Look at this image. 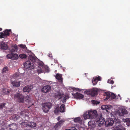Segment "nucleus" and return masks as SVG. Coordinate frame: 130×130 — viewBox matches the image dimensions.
I'll return each instance as SVG.
<instances>
[{
  "instance_id": "f257e3e1",
  "label": "nucleus",
  "mask_w": 130,
  "mask_h": 130,
  "mask_svg": "<svg viewBox=\"0 0 130 130\" xmlns=\"http://www.w3.org/2000/svg\"><path fill=\"white\" fill-rule=\"evenodd\" d=\"M89 111L91 116V119H94V121L96 123L98 126L100 127L105 122L104 119L102 117V115H101L99 116H98L96 110H89Z\"/></svg>"
},
{
  "instance_id": "f03ea898",
  "label": "nucleus",
  "mask_w": 130,
  "mask_h": 130,
  "mask_svg": "<svg viewBox=\"0 0 130 130\" xmlns=\"http://www.w3.org/2000/svg\"><path fill=\"white\" fill-rule=\"evenodd\" d=\"M29 60L26 61L24 64L25 68L28 69H31L34 68L33 63H35V58L32 55H29L28 57Z\"/></svg>"
},
{
  "instance_id": "7ed1b4c3",
  "label": "nucleus",
  "mask_w": 130,
  "mask_h": 130,
  "mask_svg": "<svg viewBox=\"0 0 130 130\" xmlns=\"http://www.w3.org/2000/svg\"><path fill=\"white\" fill-rule=\"evenodd\" d=\"M42 109L44 112H47L52 106V104L50 102L43 103L42 104Z\"/></svg>"
},
{
  "instance_id": "20e7f679",
  "label": "nucleus",
  "mask_w": 130,
  "mask_h": 130,
  "mask_svg": "<svg viewBox=\"0 0 130 130\" xmlns=\"http://www.w3.org/2000/svg\"><path fill=\"white\" fill-rule=\"evenodd\" d=\"M98 90L96 88H93L91 89H89L85 91V94L93 96L98 94Z\"/></svg>"
},
{
  "instance_id": "39448f33",
  "label": "nucleus",
  "mask_w": 130,
  "mask_h": 130,
  "mask_svg": "<svg viewBox=\"0 0 130 130\" xmlns=\"http://www.w3.org/2000/svg\"><path fill=\"white\" fill-rule=\"evenodd\" d=\"M14 98L19 103H23L24 102V97L22 94L17 93L15 95Z\"/></svg>"
},
{
  "instance_id": "423d86ee",
  "label": "nucleus",
  "mask_w": 130,
  "mask_h": 130,
  "mask_svg": "<svg viewBox=\"0 0 130 130\" xmlns=\"http://www.w3.org/2000/svg\"><path fill=\"white\" fill-rule=\"evenodd\" d=\"M7 57L8 59H10L12 60H15L18 58L19 56L17 54L11 53L7 55Z\"/></svg>"
},
{
  "instance_id": "0eeeda50",
  "label": "nucleus",
  "mask_w": 130,
  "mask_h": 130,
  "mask_svg": "<svg viewBox=\"0 0 130 130\" xmlns=\"http://www.w3.org/2000/svg\"><path fill=\"white\" fill-rule=\"evenodd\" d=\"M64 94L61 93L60 92L58 91L56 93L54 94L55 98L57 100H58L60 99H61L63 96Z\"/></svg>"
},
{
  "instance_id": "6e6552de",
  "label": "nucleus",
  "mask_w": 130,
  "mask_h": 130,
  "mask_svg": "<svg viewBox=\"0 0 130 130\" xmlns=\"http://www.w3.org/2000/svg\"><path fill=\"white\" fill-rule=\"evenodd\" d=\"M114 123V120L112 119H108L105 122V126L106 127H108L110 126H112L113 125Z\"/></svg>"
},
{
  "instance_id": "1a4fd4ad",
  "label": "nucleus",
  "mask_w": 130,
  "mask_h": 130,
  "mask_svg": "<svg viewBox=\"0 0 130 130\" xmlns=\"http://www.w3.org/2000/svg\"><path fill=\"white\" fill-rule=\"evenodd\" d=\"M51 88L49 85H46L43 87L41 89L42 92L46 93L50 91L51 90Z\"/></svg>"
},
{
  "instance_id": "9d476101",
  "label": "nucleus",
  "mask_w": 130,
  "mask_h": 130,
  "mask_svg": "<svg viewBox=\"0 0 130 130\" xmlns=\"http://www.w3.org/2000/svg\"><path fill=\"white\" fill-rule=\"evenodd\" d=\"M72 95L74 98L77 99H82L84 97L83 95L78 92H77L75 94H72Z\"/></svg>"
},
{
  "instance_id": "9b49d317",
  "label": "nucleus",
  "mask_w": 130,
  "mask_h": 130,
  "mask_svg": "<svg viewBox=\"0 0 130 130\" xmlns=\"http://www.w3.org/2000/svg\"><path fill=\"white\" fill-rule=\"evenodd\" d=\"M114 130H125V127L122 125L120 124L114 126L113 127Z\"/></svg>"
},
{
  "instance_id": "f8f14e48",
  "label": "nucleus",
  "mask_w": 130,
  "mask_h": 130,
  "mask_svg": "<svg viewBox=\"0 0 130 130\" xmlns=\"http://www.w3.org/2000/svg\"><path fill=\"white\" fill-rule=\"evenodd\" d=\"M8 48V46L5 42H0V49L6 50Z\"/></svg>"
},
{
  "instance_id": "ddd939ff",
  "label": "nucleus",
  "mask_w": 130,
  "mask_h": 130,
  "mask_svg": "<svg viewBox=\"0 0 130 130\" xmlns=\"http://www.w3.org/2000/svg\"><path fill=\"white\" fill-rule=\"evenodd\" d=\"M32 88L30 86H26L23 88V91L24 92H29L31 90Z\"/></svg>"
},
{
  "instance_id": "4468645a",
  "label": "nucleus",
  "mask_w": 130,
  "mask_h": 130,
  "mask_svg": "<svg viewBox=\"0 0 130 130\" xmlns=\"http://www.w3.org/2000/svg\"><path fill=\"white\" fill-rule=\"evenodd\" d=\"M9 130H16L17 128V125L15 124H12L9 125Z\"/></svg>"
},
{
  "instance_id": "2eb2a0df",
  "label": "nucleus",
  "mask_w": 130,
  "mask_h": 130,
  "mask_svg": "<svg viewBox=\"0 0 130 130\" xmlns=\"http://www.w3.org/2000/svg\"><path fill=\"white\" fill-rule=\"evenodd\" d=\"M56 78L57 79L58 81L60 83H62L63 80L62 76L61 74H57L56 75Z\"/></svg>"
},
{
  "instance_id": "dca6fc26",
  "label": "nucleus",
  "mask_w": 130,
  "mask_h": 130,
  "mask_svg": "<svg viewBox=\"0 0 130 130\" xmlns=\"http://www.w3.org/2000/svg\"><path fill=\"white\" fill-rule=\"evenodd\" d=\"M127 110L125 108H122L121 111L119 113V115L121 116H124L127 114Z\"/></svg>"
},
{
  "instance_id": "f3484780",
  "label": "nucleus",
  "mask_w": 130,
  "mask_h": 130,
  "mask_svg": "<svg viewBox=\"0 0 130 130\" xmlns=\"http://www.w3.org/2000/svg\"><path fill=\"white\" fill-rule=\"evenodd\" d=\"M11 83L12 84L13 86L15 87H19L20 84V81H19L18 82H16L15 81H12Z\"/></svg>"
},
{
  "instance_id": "a211bd4d",
  "label": "nucleus",
  "mask_w": 130,
  "mask_h": 130,
  "mask_svg": "<svg viewBox=\"0 0 130 130\" xmlns=\"http://www.w3.org/2000/svg\"><path fill=\"white\" fill-rule=\"evenodd\" d=\"M84 117L85 119H91V116L89 113V110L88 111L86 112L84 114Z\"/></svg>"
},
{
  "instance_id": "6ab92c4d",
  "label": "nucleus",
  "mask_w": 130,
  "mask_h": 130,
  "mask_svg": "<svg viewBox=\"0 0 130 130\" xmlns=\"http://www.w3.org/2000/svg\"><path fill=\"white\" fill-rule=\"evenodd\" d=\"M18 50V47L17 45L15 44L12 47V48L10 50V52L11 53L15 52H17Z\"/></svg>"
},
{
  "instance_id": "aec40b11",
  "label": "nucleus",
  "mask_w": 130,
  "mask_h": 130,
  "mask_svg": "<svg viewBox=\"0 0 130 130\" xmlns=\"http://www.w3.org/2000/svg\"><path fill=\"white\" fill-rule=\"evenodd\" d=\"M110 106L108 105H103L101 107V108L102 109L105 110L106 111L108 112V110L110 109Z\"/></svg>"
},
{
  "instance_id": "412c9836",
  "label": "nucleus",
  "mask_w": 130,
  "mask_h": 130,
  "mask_svg": "<svg viewBox=\"0 0 130 130\" xmlns=\"http://www.w3.org/2000/svg\"><path fill=\"white\" fill-rule=\"evenodd\" d=\"M10 92L9 90L5 88L3 89V94H6L8 95L9 94Z\"/></svg>"
},
{
  "instance_id": "4be33fe9",
  "label": "nucleus",
  "mask_w": 130,
  "mask_h": 130,
  "mask_svg": "<svg viewBox=\"0 0 130 130\" xmlns=\"http://www.w3.org/2000/svg\"><path fill=\"white\" fill-rule=\"evenodd\" d=\"M74 121L75 122H78L80 123H82V120H81L80 117H78L75 118L74 119Z\"/></svg>"
},
{
  "instance_id": "5701e85b",
  "label": "nucleus",
  "mask_w": 130,
  "mask_h": 130,
  "mask_svg": "<svg viewBox=\"0 0 130 130\" xmlns=\"http://www.w3.org/2000/svg\"><path fill=\"white\" fill-rule=\"evenodd\" d=\"M65 109V105L62 104L61 105L59 108V111L60 112H64Z\"/></svg>"
},
{
  "instance_id": "b1692460",
  "label": "nucleus",
  "mask_w": 130,
  "mask_h": 130,
  "mask_svg": "<svg viewBox=\"0 0 130 130\" xmlns=\"http://www.w3.org/2000/svg\"><path fill=\"white\" fill-rule=\"evenodd\" d=\"M36 124L34 122H28V126L30 127H34L36 126Z\"/></svg>"
},
{
  "instance_id": "393cba45",
  "label": "nucleus",
  "mask_w": 130,
  "mask_h": 130,
  "mask_svg": "<svg viewBox=\"0 0 130 130\" xmlns=\"http://www.w3.org/2000/svg\"><path fill=\"white\" fill-rule=\"evenodd\" d=\"M54 113L55 114H57L59 113V106L57 107L54 110Z\"/></svg>"
},
{
  "instance_id": "a878e982",
  "label": "nucleus",
  "mask_w": 130,
  "mask_h": 130,
  "mask_svg": "<svg viewBox=\"0 0 130 130\" xmlns=\"http://www.w3.org/2000/svg\"><path fill=\"white\" fill-rule=\"evenodd\" d=\"M19 57L21 59L26 58L27 57V56L24 54H21L19 55Z\"/></svg>"
},
{
  "instance_id": "bb28decb",
  "label": "nucleus",
  "mask_w": 130,
  "mask_h": 130,
  "mask_svg": "<svg viewBox=\"0 0 130 130\" xmlns=\"http://www.w3.org/2000/svg\"><path fill=\"white\" fill-rule=\"evenodd\" d=\"M126 124L127 126L130 125V118H127L125 119Z\"/></svg>"
},
{
  "instance_id": "cd10ccee",
  "label": "nucleus",
  "mask_w": 130,
  "mask_h": 130,
  "mask_svg": "<svg viewBox=\"0 0 130 130\" xmlns=\"http://www.w3.org/2000/svg\"><path fill=\"white\" fill-rule=\"evenodd\" d=\"M114 121V122L116 124H117L118 123H120V120L118 118L115 119Z\"/></svg>"
},
{
  "instance_id": "c85d7f7f",
  "label": "nucleus",
  "mask_w": 130,
  "mask_h": 130,
  "mask_svg": "<svg viewBox=\"0 0 130 130\" xmlns=\"http://www.w3.org/2000/svg\"><path fill=\"white\" fill-rule=\"evenodd\" d=\"M4 32L6 36V37L9 36L10 34L7 29H6L4 31Z\"/></svg>"
},
{
  "instance_id": "c756f323",
  "label": "nucleus",
  "mask_w": 130,
  "mask_h": 130,
  "mask_svg": "<svg viewBox=\"0 0 130 130\" xmlns=\"http://www.w3.org/2000/svg\"><path fill=\"white\" fill-rule=\"evenodd\" d=\"M21 125L24 127H27L28 126V123L24 122L21 123Z\"/></svg>"
},
{
  "instance_id": "7c9ffc66",
  "label": "nucleus",
  "mask_w": 130,
  "mask_h": 130,
  "mask_svg": "<svg viewBox=\"0 0 130 130\" xmlns=\"http://www.w3.org/2000/svg\"><path fill=\"white\" fill-rule=\"evenodd\" d=\"M6 37V36L4 32H1L0 35V38L1 39L4 38V37Z\"/></svg>"
},
{
  "instance_id": "2f4dec72",
  "label": "nucleus",
  "mask_w": 130,
  "mask_h": 130,
  "mask_svg": "<svg viewBox=\"0 0 130 130\" xmlns=\"http://www.w3.org/2000/svg\"><path fill=\"white\" fill-rule=\"evenodd\" d=\"M91 102L92 104H94L97 105L100 103V102H99L94 100H92Z\"/></svg>"
},
{
  "instance_id": "473e14b6",
  "label": "nucleus",
  "mask_w": 130,
  "mask_h": 130,
  "mask_svg": "<svg viewBox=\"0 0 130 130\" xmlns=\"http://www.w3.org/2000/svg\"><path fill=\"white\" fill-rule=\"evenodd\" d=\"M8 71L7 69V67H5L2 71V73H3L4 72L6 73Z\"/></svg>"
},
{
  "instance_id": "72a5a7b5",
  "label": "nucleus",
  "mask_w": 130,
  "mask_h": 130,
  "mask_svg": "<svg viewBox=\"0 0 130 130\" xmlns=\"http://www.w3.org/2000/svg\"><path fill=\"white\" fill-rule=\"evenodd\" d=\"M60 126L57 123L54 126V128L56 130H57L59 128H60Z\"/></svg>"
},
{
  "instance_id": "f704fd0d",
  "label": "nucleus",
  "mask_w": 130,
  "mask_h": 130,
  "mask_svg": "<svg viewBox=\"0 0 130 130\" xmlns=\"http://www.w3.org/2000/svg\"><path fill=\"white\" fill-rule=\"evenodd\" d=\"M43 69L45 70V71L48 72L49 71V67L47 66H45L43 67Z\"/></svg>"
},
{
  "instance_id": "c9c22d12",
  "label": "nucleus",
  "mask_w": 130,
  "mask_h": 130,
  "mask_svg": "<svg viewBox=\"0 0 130 130\" xmlns=\"http://www.w3.org/2000/svg\"><path fill=\"white\" fill-rule=\"evenodd\" d=\"M106 98L105 99V100H106L109 99L110 97V95L109 93H106Z\"/></svg>"
},
{
  "instance_id": "e433bc0d",
  "label": "nucleus",
  "mask_w": 130,
  "mask_h": 130,
  "mask_svg": "<svg viewBox=\"0 0 130 130\" xmlns=\"http://www.w3.org/2000/svg\"><path fill=\"white\" fill-rule=\"evenodd\" d=\"M19 46L20 47L23 49H25L27 48V47L25 46V45H24L21 44L19 45Z\"/></svg>"
},
{
  "instance_id": "4c0bfd02",
  "label": "nucleus",
  "mask_w": 130,
  "mask_h": 130,
  "mask_svg": "<svg viewBox=\"0 0 130 130\" xmlns=\"http://www.w3.org/2000/svg\"><path fill=\"white\" fill-rule=\"evenodd\" d=\"M13 117L16 120L20 118V116L17 114L13 116Z\"/></svg>"
},
{
  "instance_id": "58836bf2",
  "label": "nucleus",
  "mask_w": 130,
  "mask_h": 130,
  "mask_svg": "<svg viewBox=\"0 0 130 130\" xmlns=\"http://www.w3.org/2000/svg\"><path fill=\"white\" fill-rule=\"evenodd\" d=\"M6 103H3L0 105V109H2L3 107H5Z\"/></svg>"
},
{
  "instance_id": "ea45409f",
  "label": "nucleus",
  "mask_w": 130,
  "mask_h": 130,
  "mask_svg": "<svg viewBox=\"0 0 130 130\" xmlns=\"http://www.w3.org/2000/svg\"><path fill=\"white\" fill-rule=\"evenodd\" d=\"M65 121L64 120H61L59 122L57 123L61 126L63 125Z\"/></svg>"
},
{
  "instance_id": "a19ab883",
  "label": "nucleus",
  "mask_w": 130,
  "mask_h": 130,
  "mask_svg": "<svg viewBox=\"0 0 130 130\" xmlns=\"http://www.w3.org/2000/svg\"><path fill=\"white\" fill-rule=\"evenodd\" d=\"M97 80L95 79L92 80V83L93 85H95L97 84Z\"/></svg>"
},
{
  "instance_id": "79ce46f5",
  "label": "nucleus",
  "mask_w": 130,
  "mask_h": 130,
  "mask_svg": "<svg viewBox=\"0 0 130 130\" xmlns=\"http://www.w3.org/2000/svg\"><path fill=\"white\" fill-rule=\"evenodd\" d=\"M30 97L29 96L27 95L25 97H24V99H25V101H30Z\"/></svg>"
},
{
  "instance_id": "37998d69",
  "label": "nucleus",
  "mask_w": 130,
  "mask_h": 130,
  "mask_svg": "<svg viewBox=\"0 0 130 130\" xmlns=\"http://www.w3.org/2000/svg\"><path fill=\"white\" fill-rule=\"evenodd\" d=\"M110 98L111 99H113L116 98V96L113 93H112L110 95Z\"/></svg>"
},
{
  "instance_id": "c03bdc74",
  "label": "nucleus",
  "mask_w": 130,
  "mask_h": 130,
  "mask_svg": "<svg viewBox=\"0 0 130 130\" xmlns=\"http://www.w3.org/2000/svg\"><path fill=\"white\" fill-rule=\"evenodd\" d=\"M114 81L111 79H109L107 81V82L109 84H112L114 83Z\"/></svg>"
},
{
  "instance_id": "a18cd8bd",
  "label": "nucleus",
  "mask_w": 130,
  "mask_h": 130,
  "mask_svg": "<svg viewBox=\"0 0 130 130\" xmlns=\"http://www.w3.org/2000/svg\"><path fill=\"white\" fill-rule=\"evenodd\" d=\"M14 76L17 78L19 77V73H15L14 75Z\"/></svg>"
},
{
  "instance_id": "49530a36",
  "label": "nucleus",
  "mask_w": 130,
  "mask_h": 130,
  "mask_svg": "<svg viewBox=\"0 0 130 130\" xmlns=\"http://www.w3.org/2000/svg\"><path fill=\"white\" fill-rule=\"evenodd\" d=\"M38 73H40L42 72V70L41 69H38Z\"/></svg>"
},
{
  "instance_id": "de8ad7c7",
  "label": "nucleus",
  "mask_w": 130,
  "mask_h": 130,
  "mask_svg": "<svg viewBox=\"0 0 130 130\" xmlns=\"http://www.w3.org/2000/svg\"><path fill=\"white\" fill-rule=\"evenodd\" d=\"M95 79H97L98 81V80H101V77L98 76V77H96Z\"/></svg>"
},
{
  "instance_id": "09e8293b",
  "label": "nucleus",
  "mask_w": 130,
  "mask_h": 130,
  "mask_svg": "<svg viewBox=\"0 0 130 130\" xmlns=\"http://www.w3.org/2000/svg\"><path fill=\"white\" fill-rule=\"evenodd\" d=\"M66 99H67L66 98L64 97L63 99V103L64 102H66Z\"/></svg>"
},
{
  "instance_id": "8fccbe9b",
  "label": "nucleus",
  "mask_w": 130,
  "mask_h": 130,
  "mask_svg": "<svg viewBox=\"0 0 130 130\" xmlns=\"http://www.w3.org/2000/svg\"><path fill=\"white\" fill-rule=\"evenodd\" d=\"M64 97L66 98L67 99H69V96L68 95H66Z\"/></svg>"
},
{
  "instance_id": "3c124183",
  "label": "nucleus",
  "mask_w": 130,
  "mask_h": 130,
  "mask_svg": "<svg viewBox=\"0 0 130 130\" xmlns=\"http://www.w3.org/2000/svg\"><path fill=\"white\" fill-rule=\"evenodd\" d=\"M97 130H105L104 128H101L100 129H97Z\"/></svg>"
},
{
  "instance_id": "603ef678",
  "label": "nucleus",
  "mask_w": 130,
  "mask_h": 130,
  "mask_svg": "<svg viewBox=\"0 0 130 130\" xmlns=\"http://www.w3.org/2000/svg\"><path fill=\"white\" fill-rule=\"evenodd\" d=\"M48 56L51 58H52V54H49L48 55Z\"/></svg>"
},
{
  "instance_id": "864d4df0",
  "label": "nucleus",
  "mask_w": 130,
  "mask_h": 130,
  "mask_svg": "<svg viewBox=\"0 0 130 130\" xmlns=\"http://www.w3.org/2000/svg\"><path fill=\"white\" fill-rule=\"evenodd\" d=\"M73 90L74 91V90H77V88H75L73 87L72 88Z\"/></svg>"
},
{
  "instance_id": "5fc2aeb1",
  "label": "nucleus",
  "mask_w": 130,
  "mask_h": 130,
  "mask_svg": "<svg viewBox=\"0 0 130 130\" xmlns=\"http://www.w3.org/2000/svg\"><path fill=\"white\" fill-rule=\"evenodd\" d=\"M60 117H59L57 118V120L58 121H59V120H60Z\"/></svg>"
},
{
  "instance_id": "6e6d98bb",
  "label": "nucleus",
  "mask_w": 130,
  "mask_h": 130,
  "mask_svg": "<svg viewBox=\"0 0 130 130\" xmlns=\"http://www.w3.org/2000/svg\"><path fill=\"white\" fill-rule=\"evenodd\" d=\"M77 91H80V90L79 88H77Z\"/></svg>"
},
{
  "instance_id": "4d7b16f0",
  "label": "nucleus",
  "mask_w": 130,
  "mask_h": 130,
  "mask_svg": "<svg viewBox=\"0 0 130 130\" xmlns=\"http://www.w3.org/2000/svg\"><path fill=\"white\" fill-rule=\"evenodd\" d=\"M0 130H5L3 128H1L0 129Z\"/></svg>"
},
{
  "instance_id": "13d9d810",
  "label": "nucleus",
  "mask_w": 130,
  "mask_h": 130,
  "mask_svg": "<svg viewBox=\"0 0 130 130\" xmlns=\"http://www.w3.org/2000/svg\"><path fill=\"white\" fill-rule=\"evenodd\" d=\"M92 123L91 122H90V124H89H89H90V125H91V124H92Z\"/></svg>"
},
{
  "instance_id": "bf43d9fd",
  "label": "nucleus",
  "mask_w": 130,
  "mask_h": 130,
  "mask_svg": "<svg viewBox=\"0 0 130 130\" xmlns=\"http://www.w3.org/2000/svg\"><path fill=\"white\" fill-rule=\"evenodd\" d=\"M2 30V29L1 28H0V31H1Z\"/></svg>"
},
{
  "instance_id": "052dcab7",
  "label": "nucleus",
  "mask_w": 130,
  "mask_h": 130,
  "mask_svg": "<svg viewBox=\"0 0 130 130\" xmlns=\"http://www.w3.org/2000/svg\"><path fill=\"white\" fill-rule=\"evenodd\" d=\"M93 126H92V127H95V125L94 124L93 125Z\"/></svg>"
},
{
  "instance_id": "680f3d73",
  "label": "nucleus",
  "mask_w": 130,
  "mask_h": 130,
  "mask_svg": "<svg viewBox=\"0 0 130 130\" xmlns=\"http://www.w3.org/2000/svg\"><path fill=\"white\" fill-rule=\"evenodd\" d=\"M20 114L21 115H22V112H21Z\"/></svg>"
},
{
  "instance_id": "e2e57ef3",
  "label": "nucleus",
  "mask_w": 130,
  "mask_h": 130,
  "mask_svg": "<svg viewBox=\"0 0 130 130\" xmlns=\"http://www.w3.org/2000/svg\"><path fill=\"white\" fill-rule=\"evenodd\" d=\"M8 31L9 32H10V31H11V30L10 29H9V30H8Z\"/></svg>"
},
{
  "instance_id": "0e129e2a",
  "label": "nucleus",
  "mask_w": 130,
  "mask_h": 130,
  "mask_svg": "<svg viewBox=\"0 0 130 130\" xmlns=\"http://www.w3.org/2000/svg\"><path fill=\"white\" fill-rule=\"evenodd\" d=\"M120 96V95H119V96Z\"/></svg>"
}]
</instances>
